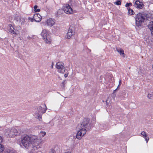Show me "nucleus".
<instances>
[{"mask_svg":"<svg viewBox=\"0 0 153 153\" xmlns=\"http://www.w3.org/2000/svg\"><path fill=\"white\" fill-rule=\"evenodd\" d=\"M38 140L36 136H33L30 137L26 135L21 140V143L23 146L28 149L32 145L36 142Z\"/></svg>","mask_w":153,"mask_h":153,"instance_id":"f257e3e1","label":"nucleus"},{"mask_svg":"<svg viewBox=\"0 0 153 153\" xmlns=\"http://www.w3.org/2000/svg\"><path fill=\"white\" fill-rule=\"evenodd\" d=\"M95 122V120L93 119L90 121V119L88 118H85L82 122L79 124L76 128H84L87 131L90 130L93 126V125Z\"/></svg>","mask_w":153,"mask_h":153,"instance_id":"f03ea898","label":"nucleus"},{"mask_svg":"<svg viewBox=\"0 0 153 153\" xmlns=\"http://www.w3.org/2000/svg\"><path fill=\"white\" fill-rule=\"evenodd\" d=\"M149 17L148 14L144 12L139 13L136 15L135 20L136 25L137 27L140 26L143 22H144Z\"/></svg>","mask_w":153,"mask_h":153,"instance_id":"7ed1b4c3","label":"nucleus"},{"mask_svg":"<svg viewBox=\"0 0 153 153\" xmlns=\"http://www.w3.org/2000/svg\"><path fill=\"white\" fill-rule=\"evenodd\" d=\"M47 109V107L45 104H43L42 106H39L37 108V111L35 114L36 117L39 119L40 121L42 119V114L44 113Z\"/></svg>","mask_w":153,"mask_h":153,"instance_id":"20e7f679","label":"nucleus"},{"mask_svg":"<svg viewBox=\"0 0 153 153\" xmlns=\"http://www.w3.org/2000/svg\"><path fill=\"white\" fill-rule=\"evenodd\" d=\"M41 36L42 39L44 40L45 42L48 44H50L51 42V39L50 36L48 34L46 30H43L41 33Z\"/></svg>","mask_w":153,"mask_h":153,"instance_id":"39448f33","label":"nucleus"},{"mask_svg":"<svg viewBox=\"0 0 153 153\" xmlns=\"http://www.w3.org/2000/svg\"><path fill=\"white\" fill-rule=\"evenodd\" d=\"M6 132L8 136L11 137L17 135L19 134L17 130L14 128L7 129Z\"/></svg>","mask_w":153,"mask_h":153,"instance_id":"423d86ee","label":"nucleus"},{"mask_svg":"<svg viewBox=\"0 0 153 153\" xmlns=\"http://www.w3.org/2000/svg\"><path fill=\"white\" fill-rule=\"evenodd\" d=\"M77 129V132L76 136V138L74 137V138H76L80 140L81 137L86 134L87 130L84 128H76Z\"/></svg>","mask_w":153,"mask_h":153,"instance_id":"0eeeda50","label":"nucleus"},{"mask_svg":"<svg viewBox=\"0 0 153 153\" xmlns=\"http://www.w3.org/2000/svg\"><path fill=\"white\" fill-rule=\"evenodd\" d=\"M63 9L64 10V12L67 14H71L73 13V11L68 4H66L64 5L63 7Z\"/></svg>","mask_w":153,"mask_h":153,"instance_id":"6e6552de","label":"nucleus"},{"mask_svg":"<svg viewBox=\"0 0 153 153\" xmlns=\"http://www.w3.org/2000/svg\"><path fill=\"white\" fill-rule=\"evenodd\" d=\"M63 64L61 62H58L56 64V68L59 70H60V72L61 73H63L65 71V68Z\"/></svg>","mask_w":153,"mask_h":153,"instance_id":"1a4fd4ad","label":"nucleus"},{"mask_svg":"<svg viewBox=\"0 0 153 153\" xmlns=\"http://www.w3.org/2000/svg\"><path fill=\"white\" fill-rule=\"evenodd\" d=\"M74 34V32L73 27L71 26L68 29V32L66 35L67 38L68 39H70Z\"/></svg>","mask_w":153,"mask_h":153,"instance_id":"9d476101","label":"nucleus"},{"mask_svg":"<svg viewBox=\"0 0 153 153\" xmlns=\"http://www.w3.org/2000/svg\"><path fill=\"white\" fill-rule=\"evenodd\" d=\"M144 6V4L142 2L140 1L139 0H137L135 2L134 6L137 8L142 9Z\"/></svg>","mask_w":153,"mask_h":153,"instance_id":"9b49d317","label":"nucleus"},{"mask_svg":"<svg viewBox=\"0 0 153 153\" xmlns=\"http://www.w3.org/2000/svg\"><path fill=\"white\" fill-rule=\"evenodd\" d=\"M41 19V16L39 13H36L33 16V19L35 21L37 22H40Z\"/></svg>","mask_w":153,"mask_h":153,"instance_id":"f8f14e48","label":"nucleus"},{"mask_svg":"<svg viewBox=\"0 0 153 153\" xmlns=\"http://www.w3.org/2000/svg\"><path fill=\"white\" fill-rule=\"evenodd\" d=\"M15 20H16L18 22L20 23L21 22V24L24 23V19L22 18H21L19 15L16 14L15 15Z\"/></svg>","mask_w":153,"mask_h":153,"instance_id":"ddd939ff","label":"nucleus"},{"mask_svg":"<svg viewBox=\"0 0 153 153\" xmlns=\"http://www.w3.org/2000/svg\"><path fill=\"white\" fill-rule=\"evenodd\" d=\"M55 22L52 19H48L47 22V24L48 26L50 27L53 26Z\"/></svg>","mask_w":153,"mask_h":153,"instance_id":"4468645a","label":"nucleus"},{"mask_svg":"<svg viewBox=\"0 0 153 153\" xmlns=\"http://www.w3.org/2000/svg\"><path fill=\"white\" fill-rule=\"evenodd\" d=\"M3 141L2 137L0 136V153H1L4 149V146L1 144Z\"/></svg>","mask_w":153,"mask_h":153,"instance_id":"2eb2a0df","label":"nucleus"},{"mask_svg":"<svg viewBox=\"0 0 153 153\" xmlns=\"http://www.w3.org/2000/svg\"><path fill=\"white\" fill-rule=\"evenodd\" d=\"M148 28L151 31V34H153V21H152L149 22V24L148 25Z\"/></svg>","mask_w":153,"mask_h":153,"instance_id":"dca6fc26","label":"nucleus"},{"mask_svg":"<svg viewBox=\"0 0 153 153\" xmlns=\"http://www.w3.org/2000/svg\"><path fill=\"white\" fill-rule=\"evenodd\" d=\"M117 51L119 52L121 55H122L123 57H124L125 54L124 53V51L121 48H116Z\"/></svg>","mask_w":153,"mask_h":153,"instance_id":"f3484780","label":"nucleus"},{"mask_svg":"<svg viewBox=\"0 0 153 153\" xmlns=\"http://www.w3.org/2000/svg\"><path fill=\"white\" fill-rule=\"evenodd\" d=\"M9 26L10 27V28L9 29V31L13 34H16V33L15 30H14V29L13 27H11V25L10 24L9 25Z\"/></svg>","mask_w":153,"mask_h":153,"instance_id":"a211bd4d","label":"nucleus"},{"mask_svg":"<svg viewBox=\"0 0 153 153\" xmlns=\"http://www.w3.org/2000/svg\"><path fill=\"white\" fill-rule=\"evenodd\" d=\"M128 11V13L129 14H130L131 15H133L134 14V12L132 10V9H131L130 8H127Z\"/></svg>","mask_w":153,"mask_h":153,"instance_id":"6ab92c4d","label":"nucleus"},{"mask_svg":"<svg viewBox=\"0 0 153 153\" xmlns=\"http://www.w3.org/2000/svg\"><path fill=\"white\" fill-rule=\"evenodd\" d=\"M64 12L63 9H59L57 12V14L58 15H61Z\"/></svg>","mask_w":153,"mask_h":153,"instance_id":"aec40b11","label":"nucleus"},{"mask_svg":"<svg viewBox=\"0 0 153 153\" xmlns=\"http://www.w3.org/2000/svg\"><path fill=\"white\" fill-rule=\"evenodd\" d=\"M147 97L149 99H152L153 98V92H152L151 94H149Z\"/></svg>","mask_w":153,"mask_h":153,"instance_id":"412c9836","label":"nucleus"},{"mask_svg":"<svg viewBox=\"0 0 153 153\" xmlns=\"http://www.w3.org/2000/svg\"><path fill=\"white\" fill-rule=\"evenodd\" d=\"M141 134L143 136L144 138L147 137V135L146 133L144 131L141 132Z\"/></svg>","mask_w":153,"mask_h":153,"instance_id":"4be33fe9","label":"nucleus"},{"mask_svg":"<svg viewBox=\"0 0 153 153\" xmlns=\"http://www.w3.org/2000/svg\"><path fill=\"white\" fill-rule=\"evenodd\" d=\"M117 90V89H116L114 90V91L113 92V93L112 94V97L113 98H114L116 96V90Z\"/></svg>","mask_w":153,"mask_h":153,"instance_id":"5701e85b","label":"nucleus"},{"mask_svg":"<svg viewBox=\"0 0 153 153\" xmlns=\"http://www.w3.org/2000/svg\"><path fill=\"white\" fill-rule=\"evenodd\" d=\"M38 6L37 5H35L34 7V11L35 12H39L40 11V9H36V8H37Z\"/></svg>","mask_w":153,"mask_h":153,"instance_id":"b1692460","label":"nucleus"},{"mask_svg":"<svg viewBox=\"0 0 153 153\" xmlns=\"http://www.w3.org/2000/svg\"><path fill=\"white\" fill-rule=\"evenodd\" d=\"M114 4L117 5H120L121 4V2L119 0L115 2Z\"/></svg>","mask_w":153,"mask_h":153,"instance_id":"393cba45","label":"nucleus"},{"mask_svg":"<svg viewBox=\"0 0 153 153\" xmlns=\"http://www.w3.org/2000/svg\"><path fill=\"white\" fill-rule=\"evenodd\" d=\"M132 5V3H127L126 4V7H128L129 6H131Z\"/></svg>","mask_w":153,"mask_h":153,"instance_id":"a878e982","label":"nucleus"},{"mask_svg":"<svg viewBox=\"0 0 153 153\" xmlns=\"http://www.w3.org/2000/svg\"><path fill=\"white\" fill-rule=\"evenodd\" d=\"M119 85L118 86L117 88L116 89H117L118 88H119L120 86L121 85V84H122L121 81V80H119Z\"/></svg>","mask_w":153,"mask_h":153,"instance_id":"bb28decb","label":"nucleus"},{"mask_svg":"<svg viewBox=\"0 0 153 153\" xmlns=\"http://www.w3.org/2000/svg\"><path fill=\"white\" fill-rule=\"evenodd\" d=\"M65 81H63L62 83L61 86L62 88H63L65 87Z\"/></svg>","mask_w":153,"mask_h":153,"instance_id":"cd10ccee","label":"nucleus"},{"mask_svg":"<svg viewBox=\"0 0 153 153\" xmlns=\"http://www.w3.org/2000/svg\"><path fill=\"white\" fill-rule=\"evenodd\" d=\"M50 153H55V151L53 149H51L50 152Z\"/></svg>","mask_w":153,"mask_h":153,"instance_id":"c85d7f7f","label":"nucleus"},{"mask_svg":"<svg viewBox=\"0 0 153 153\" xmlns=\"http://www.w3.org/2000/svg\"><path fill=\"white\" fill-rule=\"evenodd\" d=\"M145 138L146 141V143H147L149 140V137H147L145 138Z\"/></svg>","mask_w":153,"mask_h":153,"instance_id":"c756f323","label":"nucleus"},{"mask_svg":"<svg viewBox=\"0 0 153 153\" xmlns=\"http://www.w3.org/2000/svg\"><path fill=\"white\" fill-rule=\"evenodd\" d=\"M41 133H43L44 134L43 135H42V136L44 137L46 134V132H43V131H40Z\"/></svg>","mask_w":153,"mask_h":153,"instance_id":"7c9ffc66","label":"nucleus"},{"mask_svg":"<svg viewBox=\"0 0 153 153\" xmlns=\"http://www.w3.org/2000/svg\"><path fill=\"white\" fill-rule=\"evenodd\" d=\"M29 19H30L29 20H30L31 22H33V20H34V19H33V18H29Z\"/></svg>","mask_w":153,"mask_h":153,"instance_id":"2f4dec72","label":"nucleus"},{"mask_svg":"<svg viewBox=\"0 0 153 153\" xmlns=\"http://www.w3.org/2000/svg\"><path fill=\"white\" fill-rule=\"evenodd\" d=\"M53 65H54V63L53 62H52V65L51 66V68H53Z\"/></svg>","mask_w":153,"mask_h":153,"instance_id":"473e14b6","label":"nucleus"},{"mask_svg":"<svg viewBox=\"0 0 153 153\" xmlns=\"http://www.w3.org/2000/svg\"><path fill=\"white\" fill-rule=\"evenodd\" d=\"M27 38L28 39H33V37H30V36H28V37H27Z\"/></svg>","mask_w":153,"mask_h":153,"instance_id":"72a5a7b5","label":"nucleus"},{"mask_svg":"<svg viewBox=\"0 0 153 153\" xmlns=\"http://www.w3.org/2000/svg\"><path fill=\"white\" fill-rule=\"evenodd\" d=\"M64 76L65 77H66L68 76V74H65L64 75Z\"/></svg>","mask_w":153,"mask_h":153,"instance_id":"f704fd0d","label":"nucleus"}]
</instances>
